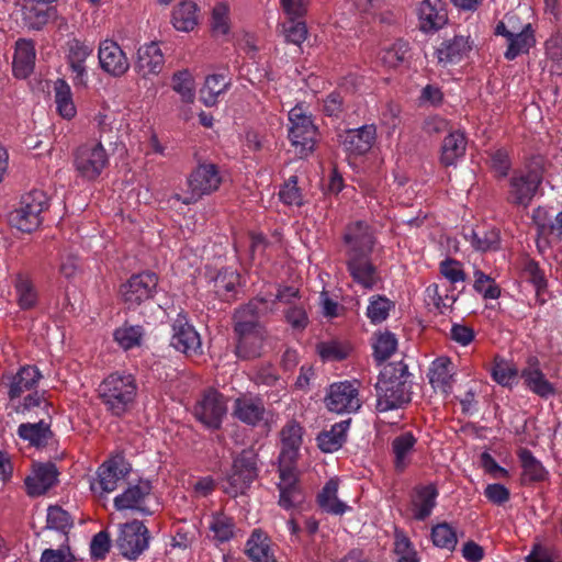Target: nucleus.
Returning <instances> with one entry per match:
<instances>
[{
  "label": "nucleus",
  "mask_w": 562,
  "mask_h": 562,
  "mask_svg": "<svg viewBox=\"0 0 562 562\" xmlns=\"http://www.w3.org/2000/svg\"><path fill=\"white\" fill-rule=\"evenodd\" d=\"M18 294V304L22 310H30L36 305L37 293L32 281L23 274H18L14 280Z\"/></svg>",
  "instance_id": "obj_47"
},
{
  "label": "nucleus",
  "mask_w": 562,
  "mask_h": 562,
  "mask_svg": "<svg viewBox=\"0 0 562 562\" xmlns=\"http://www.w3.org/2000/svg\"><path fill=\"white\" fill-rule=\"evenodd\" d=\"M396 346L397 340L393 334L389 331L380 334L373 345L374 359L379 363H382L393 355V352L396 350Z\"/></svg>",
  "instance_id": "obj_52"
},
{
  "label": "nucleus",
  "mask_w": 562,
  "mask_h": 562,
  "mask_svg": "<svg viewBox=\"0 0 562 562\" xmlns=\"http://www.w3.org/2000/svg\"><path fill=\"white\" fill-rule=\"evenodd\" d=\"M416 438L409 431L396 436L392 441V451L394 453V468L397 472H403L408 464V454L413 451Z\"/></svg>",
  "instance_id": "obj_41"
},
{
  "label": "nucleus",
  "mask_w": 562,
  "mask_h": 562,
  "mask_svg": "<svg viewBox=\"0 0 562 562\" xmlns=\"http://www.w3.org/2000/svg\"><path fill=\"white\" fill-rule=\"evenodd\" d=\"M41 376V372L36 367H22L19 370V372L12 378L9 389L10 400H14L21 396L23 392L32 390L36 385Z\"/></svg>",
  "instance_id": "obj_38"
},
{
  "label": "nucleus",
  "mask_w": 562,
  "mask_h": 562,
  "mask_svg": "<svg viewBox=\"0 0 562 562\" xmlns=\"http://www.w3.org/2000/svg\"><path fill=\"white\" fill-rule=\"evenodd\" d=\"M144 335L140 325H130L128 322L114 331V338L125 350L139 346Z\"/></svg>",
  "instance_id": "obj_48"
},
{
  "label": "nucleus",
  "mask_w": 562,
  "mask_h": 562,
  "mask_svg": "<svg viewBox=\"0 0 562 562\" xmlns=\"http://www.w3.org/2000/svg\"><path fill=\"white\" fill-rule=\"evenodd\" d=\"M267 300L255 297L236 308L233 321L235 355L241 360H252L262 353L268 330L261 318L267 314Z\"/></svg>",
  "instance_id": "obj_1"
},
{
  "label": "nucleus",
  "mask_w": 562,
  "mask_h": 562,
  "mask_svg": "<svg viewBox=\"0 0 562 562\" xmlns=\"http://www.w3.org/2000/svg\"><path fill=\"white\" fill-rule=\"evenodd\" d=\"M45 209H47L46 194L41 190H33L24 194L20 206L9 214V223L23 233H32L40 227L41 214Z\"/></svg>",
  "instance_id": "obj_7"
},
{
  "label": "nucleus",
  "mask_w": 562,
  "mask_h": 562,
  "mask_svg": "<svg viewBox=\"0 0 562 562\" xmlns=\"http://www.w3.org/2000/svg\"><path fill=\"white\" fill-rule=\"evenodd\" d=\"M57 477L58 470L55 463H34L33 474L29 475L24 481L27 494L32 497L44 495L56 485L58 481Z\"/></svg>",
  "instance_id": "obj_18"
},
{
  "label": "nucleus",
  "mask_w": 562,
  "mask_h": 562,
  "mask_svg": "<svg viewBox=\"0 0 562 562\" xmlns=\"http://www.w3.org/2000/svg\"><path fill=\"white\" fill-rule=\"evenodd\" d=\"M228 82L223 75H211L205 79L203 88L200 90V99L206 106L216 103L217 97L226 90Z\"/></svg>",
  "instance_id": "obj_45"
},
{
  "label": "nucleus",
  "mask_w": 562,
  "mask_h": 562,
  "mask_svg": "<svg viewBox=\"0 0 562 562\" xmlns=\"http://www.w3.org/2000/svg\"><path fill=\"white\" fill-rule=\"evenodd\" d=\"M23 21L30 29L40 31L56 18L57 10L46 0H22Z\"/></svg>",
  "instance_id": "obj_22"
},
{
  "label": "nucleus",
  "mask_w": 562,
  "mask_h": 562,
  "mask_svg": "<svg viewBox=\"0 0 562 562\" xmlns=\"http://www.w3.org/2000/svg\"><path fill=\"white\" fill-rule=\"evenodd\" d=\"M525 562H555V555L551 548L536 542Z\"/></svg>",
  "instance_id": "obj_64"
},
{
  "label": "nucleus",
  "mask_w": 562,
  "mask_h": 562,
  "mask_svg": "<svg viewBox=\"0 0 562 562\" xmlns=\"http://www.w3.org/2000/svg\"><path fill=\"white\" fill-rule=\"evenodd\" d=\"M339 137L346 151L360 156L372 148L376 137V128L372 124L363 125L359 128L348 130Z\"/></svg>",
  "instance_id": "obj_21"
},
{
  "label": "nucleus",
  "mask_w": 562,
  "mask_h": 562,
  "mask_svg": "<svg viewBox=\"0 0 562 562\" xmlns=\"http://www.w3.org/2000/svg\"><path fill=\"white\" fill-rule=\"evenodd\" d=\"M325 401L327 408L336 413H350L360 407L358 390L347 381L331 384Z\"/></svg>",
  "instance_id": "obj_16"
},
{
  "label": "nucleus",
  "mask_w": 562,
  "mask_h": 562,
  "mask_svg": "<svg viewBox=\"0 0 562 562\" xmlns=\"http://www.w3.org/2000/svg\"><path fill=\"white\" fill-rule=\"evenodd\" d=\"M131 472V465L122 456H115L103 462L98 470V483L100 490L105 493L113 492L120 480Z\"/></svg>",
  "instance_id": "obj_19"
},
{
  "label": "nucleus",
  "mask_w": 562,
  "mask_h": 562,
  "mask_svg": "<svg viewBox=\"0 0 562 562\" xmlns=\"http://www.w3.org/2000/svg\"><path fill=\"white\" fill-rule=\"evenodd\" d=\"M111 548L110 535L102 530L93 536L90 543V552L95 560H102L109 553Z\"/></svg>",
  "instance_id": "obj_63"
},
{
  "label": "nucleus",
  "mask_w": 562,
  "mask_h": 562,
  "mask_svg": "<svg viewBox=\"0 0 562 562\" xmlns=\"http://www.w3.org/2000/svg\"><path fill=\"white\" fill-rule=\"evenodd\" d=\"M431 539L436 547L453 551L458 538L456 530L448 522H440L432 527Z\"/></svg>",
  "instance_id": "obj_49"
},
{
  "label": "nucleus",
  "mask_w": 562,
  "mask_h": 562,
  "mask_svg": "<svg viewBox=\"0 0 562 562\" xmlns=\"http://www.w3.org/2000/svg\"><path fill=\"white\" fill-rule=\"evenodd\" d=\"M338 480L330 479L322 492L317 496L318 505L327 513L341 515L346 512L347 506L345 503L338 499Z\"/></svg>",
  "instance_id": "obj_42"
},
{
  "label": "nucleus",
  "mask_w": 562,
  "mask_h": 562,
  "mask_svg": "<svg viewBox=\"0 0 562 562\" xmlns=\"http://www.w3.org/2000/svg\"><path fill=\"white\" fill-rule=\"evenodd\" d=\"M420 30L437 31L448 21L447 10L441 0H423L418 10Z\"/></svg>",
  "instance_id": "obj_25"
},
{
  "label": "nucleus",
  "mask_w": 562,
  "mask_h": 562,
  "mask_svg": "<svg viewBox=\"0 0 562 562\" xmlns=\"http://www.w3.org/2000/svg\"><path fill=\"white\" fill-rule=\"evenodd\" d=\"M280 200L288 205H302V194L297 187V177L292 176L279 192Z\"/></svg>",
  "instance_id": "obj_59"
},
{
  "label": "nucleus",
  "mask_w": 562,
  "mask_h": 562,
  "mask_svg": "<svg viewBox=\"0 0 562 562\" xmlns=\"http://www.w3.org/2000/svg\"><path fill=\"white\" fill-rule=\"evenodd\" d=\"M499 241V231L496 228H477L471 232V244L479 251L496 250Z\"/></svg>",
  "instance_id": "obj_46"
},
{
  "label": "nucleus",
  "mask_w": 562,
  "mask_h": 562,
  "mask_svg": "<svg viewBox=\"0 0 562 562\" xmlns=\"http://www.w3.org/2000/svg\"><path fill=\"white\" fill-rule=\"evenodd\" d=\"M344 241L348 246L346 265L352 280L364 289H372L379 281V274L370 260L374 245L370 227L362 221L348 225Z\"/></svg>",
  "instance_id": "obj_2"
},
{
  "label": "nucleus",
  "mask_w": 562,
  "mask_h": 562,
  "mask_svg": "<svg viewBox=\"0 0 562 562\" xmlns=\"http://www.w3.org/2000/svg\"><path fill=\"white\" fill-rule=\"evenodd\" d=\"M222 177L215 164H200L190 175L189 188L193 199L210 194L220 188Z\"/></svg>",
  "instance_id": "obj_14"
},
{
  "label": "nucleus",
  "mask_w": 562,
  "mask_h": 562,
  "mask_svg": "<svg viewBox=\"0 0 562 562\" xmlns=\"http://www.w3.org/2000/svg\"><path fill=\"white\" fill-rule=\"evenodd\" d=\"M474 289L479 293H482L484 299H498L501 295L499 286L494 282V280L485 274L484 272L476 270L474 273Z\"/></svg>",
  "instance_id": "obj_57"
},
{
  "label": "nucleus",
  "mask_w": 562,
  "mask_h": 562,
  "mask_svg": "<svg viewBox=\"0 0 562 562\" xmlns=\"http://www.w3.org/2000/svg\"><path fill=\"white\" fill-rule=\"evenodd\" d=\"M528 368L524 369L521 376L526 385L540 397H549L555 394V389L550 383L542 371L539 369V361L537 357L528 358Z\"/></svg>",
  "instance_id": "obj_30"
},
{
  "label": "nucleus",
  "mask_w": 562,
  "mask_h": 562,
  "mask_svg": "<svg viewBox=\"0 0 562 562\" xmlns=\"http://www.w3.org/2000/svg\"><path fill=\"white\" fill-rule=\"evenodd\" d=\"M245 553L254 562H277L268 536L259 529L252 531L246 543Z\"/></svg>",
  "instance_id": "obj_33"
},
{
  "label": "nucleus",
  "mask_w": 562,
  "mask_h": 562,
  "mask_svg": "<svg viewBox=\"0 0 562 562\" xmlns=\"http://www.w3.org/2000/svg\"><path fill=\"white\" fill-rule=\"evenodd\" d=\"M149 538L147 527L134 519L122 525L115 544L123 557L136 560L148 548Z\"/></svg>",
  "instance_id": "obj_11"
},
{
  "label": "nucleus",
  "mask_w": 562,
  "mask_h": 562,
  "mask_svg": "<svg viewBox=\"0 0 562 562\" xmlns=\"http://www.w3.org/2000/svg\"><path fill=\"white\" fill-rule=\"evenodd\" d=\"M438 491L434 484L418 485L411 494L413 516L416 520L428 518L436 506Z\"/></svg>",
  "instance_id": "obj_26"
},
{
  "label": "nucleus",
  "mask_w": 562,
  "mask_h": 562,
  "mask_svg": "<svg viewBox=\"0 0 562 562\" xmlns=\"http://www.w3.org/2000/svg\"><path fill=\"white\" fill-rule=\"evenodd\" d=\"M76 171L87 180L97 179L109 164V157L101 143L82 144L74 150Z\"/></svg>",
  "instance_id": "obj_10"
},
{
  "label": "nucleus",
  "mask_w": 562,
  "mask_h": 562,
  "mask_svg": "<svg viewBox=\"0 0 562 562\" xmlns=\"http://www.w3.org/2000/svg\"><path fill=\"white\" fill-rule=\"evenodd\" d=\"M524 272L528 280L535 285L537 294L547 288V280L537 261L527 258L524 263Z\"/></svg>",
  "instance_id": "obj_60"
},
{
  "label": "nucleus",
  "mask_w": 562,
  "mask_h": 562,
  "mask_svg": "<svg viewBox=\"0 0 562 562\" xmlns=\"http://www.w3.org/2000/svg\"><path fill=\"white\" fill-rule=\"evenodd\" d=\"M521 468L524 484L544 481L548 472L540 461H538L532 452L527 448H519L517 451Z\"/></svg>",
  "instance_id": "obj_37"
},
{
  "label": "nucleus",
  "mask_w": 562,
  "mask_h": 562,
  "mask_svg": "<svg viewBox=\"0 0 562 562\" xmlns=\"http://www.w3.org/2000/svg\"><path fill=\"white\" fill-rule=\"evenodd\" d=\"M162 66L164 55L157 43L151 42L138 48L134 68L143 77L160 72Z\"/></svg>",
  "instance_id": "obj_28"
},
{
  "label": "nucleus",
  "mask_w": 562,
  "mask_h": 562,
  "mask_svg": "<svg viewBox=\"0 0 562 562\" xmlns=\"http://www.w3.org/2000/svg\"><path fill=\"white\" fill-rule=\"evenodd\" d=\"M467 139L463 133L452 132L447 135L441 145L440 162L448 167L465 153Z\"/></svg>",
  "instance_id": "obj_39"
},
{
  "label": "nucleus",
  "mask_w": 562,
  "mask_h": 562,
  "mask_svg": "<svg viewBox=\"0 0 562 562\" xmlns=\"http://www.w3.org/2000/svg\"><path fill=\"white\" fill-rule=\"evenodd\" d=\"M36 423H24L18 428V435L36 448H45L54 437L52 431V415L40 416Z\"/></svg>",
  "instance_id": "obj_23"
},
{
  "label": "nucleus",
  "mask_w": 562,
  "mask_h": 562,
  "mask_svg": "<svg viewBox=\"0 0 562 562\" xmlns=\"http://www.w3.org/2000/svg\"><path fill=\"white\" fill-rule=\"evenodd\" d=\"M266 408L259 397L243 395L234 402L233 415L240 422L256 426L265 418Z\"/></svg>",
  "instance_id": "obj_27"
},
{
  "label": "nucleus",
  "mask_w": 562,
  "mask_h": 562,
  "mask_svg": "<svg viewBox=\"0 0 562 562\" xmlns=\"http://www.w3.org/2000/svg\"><path fill=\"white\" fill-rule=\"evenodd\" d=\"M173 89L181 94L182 101L191 103L194 100V83L190 72L179 71L172 77Z\"/></svg>",
  "instance_id": "obj_54"
},
{
  "label": "nucleus",
  "mask_w": 562,
  "mask_h": 562,
  "mask_svg": "<svg viewBox=\"0 0 562 562\" xmlns=\"http://www.w3.org/2000/svg\"><path fill=\"white\" fill-rule=\"evenodd\" d=\"M55 102L58 113L67 120L76 114V106L72 101V93L69 85L64 79H57L54 85Z\"/></svg>",
  "instance_id": "obj_44"
},
{
  "label": "nucleus",
  "mask_w": 562,
  "mask_h": 562,
  "mask_svg": "<svg viewBox=\"0 0 562 562\" xmlns=\"http://www.w3.org/2000/svg\"><path fill=\"white\" fill-rule=\"evenodd\" d=\"M33 408H38L41 411V414H36L37 417L52 415V404L42 395H38L37 392L24 397L21 412H31Z\"/></svg>",
  "instance_id": "obj_62"
},
{
  "label": "nucleus",
  "mask_w": 562,
  "mask_h": 562,
  "mask_svg": "<svg viewBox=\"0 0 562 562\" xmlns=\"http://www.w3.org/2000/svg\"><path fill=\"white\" fill-rule=\"evenodd\" d=\"M280 491L279 505L290 509L301 505L304 502V494L299 485V474L296 468H279Z\"/></svg>",
  "instance_id": "obj_17"
},
{
  "label": "nucleus",
  "mask_w": 562,
  "mask_h": 562,
  "mask_svg": "<svg viewBox=\"0 0 562 562\" xmlns=\"http://www.w3.org/2000/svg\"><path fill=\"white\" fill-rule=\"evenodd\" d=\"M289 138L292 145L299 148L301 158L307 157L315 150L318 142V127L314 124L312 114L302 104L295 105L289 112Z\"/></svg>",
  "instance_id": "obj_5"
},
{
  "label": "nucleus",
  "mask_w": 562,
  "mask_h": 562,
  "mask_svg": "<svg viewBox=\"0 0 562 562\" xmlns=\"http://www.w3.org/2000/svg\"><path fill=\"white\" fill-rule=\"evenodd\" d=\"M239 274L236 271L223 269L213 278V290L222 300L229 301L235 297L236 286L239 284Z\"/></svg>",
  "instance_id": "obj_43"
},
{
  "label": "nucleus",
  "mask_w": 562,
  "mask_h": 562,
  "mask_svg": "<svg viewBox=\"0 0 562 562\" xmlns=\"http://www.w3.org/2000/svg\"><path fill=\"white\" fill-rule=\"evenodd\" d=\"M258 454L252 448L244 449L234 458L224 492L232 497L244 494L258 477Z\"/></svg>",
  "instance_id": "obj_8"
},
{
  "label": "nucleus",
  "mask_w": 562,
  "mask_h": 562,
  "mask_svg": "<svg viewBox=\"0 0 562 562\" xmlns=\"http://www.w3.org/2000/svg\"><path fill=\"white\" fill-rule=\"evenodd\" d=\"M351 419L342 420L331 426L330 430H324L317 436L318 448L323 452H334L340 449L346 441L347 430Z\"/></svg>",
  "instance_id": "obj_35"
},
{
  "label": "nucleus",
  "mask_w": 562,
  "mask_h": 562,
  "mask_svg": "<svg viewBox=\"0 0 562 562\" xmlns=\"http://www.w3.org/2000/svg\"><path fill=\"white\" fill-rule=\"evenodd\" d=\"M199 21V8L195 2L183 0L179 2L173 11L171 22L178 31H192Z\"/></svg>",
  "instance_id": "obj_36"
},
{
  "label": "nucleus",
  "mask_w": 562,
  "mask_h": 562,
  "mask_svg": "<svg viewBox=\"0 0 562 562\" xmlns=\"http://www.w3.org/2000/svg\"><path fill=\"white\" fill-rule=\"evenodd\" d=\"M541 158H536L535 166L527 171L516 170L513 172L506 201L514 206L527 209L535 198L543 179Z\"/></svg>",
  "instance_id": "obj_6"
},
{
  "label": "nucleus",
  "mask_w": 562,
  "mask_h": 562,
  "mask_svg": "<svg viewBox=\"0 0 562 562\" xmlns=\"http://www.w3.org/2000/svg\"><path fill=\"white\" fill-rule=\"evenodd\" d=\"M318 353L324 360L341 361L349 355V347L339 341L321 342L317 346Z\"/></svg>",
  "instance_id": "obj_56"
},
{
  "label": "nucleus",
  "mask_w": 562,
  "mask_h": 562,
  "mask_svg": "<svg viewBox=\"0 0 562 562\" xmlns=\"http://www.w3.org/2000/svg\"><path fill=\"white\" fill-rule=\"evenodd\" d=\"M226 412L224 395L213 387L205 390L194 406V416L210 429L221 428Z\"/></svg>",
  "instance_id": "obj_12"
},
{
  "label": "nucleus",
  "mask_w": 562,
  "mask_h": 562,
  "mask_svg": "<svg viewBox=\"0 0 562 562\" xmlns=\"http://www.w3.org/2000/svg\"><path fill=\"white\" fill-rule=\"evenodd\" d=\"M68 64L71 70L76 74L74 82L76 86L85 85L86 75V59L91 55L92 47L86 45L81 41L74 38L68 42Z\"/></svg>",
  "instance_id": "obj_31"
},
{
  "label": "nucleus",
  "mask_w": 562,
  "mask_h": 562,
  "mask_svg": "<svg viewBox=\"0 0 562 562\" xmlns=\"http://www.w3.org/2000/svg\"><path fill=\"white\" fill-rule=\"evenodd\" d=\"M151 484L149 481H140L136 485L127 487L124 493L114 498V506L117 510L123 509H138L145 512L139 507V503L150 494Z\"/></svg>",
  "instance_id": "obj_32"
},
{
  "label": "nucleus",
  "mask_w": 562,
  "mask_h": 562,
  "mask_svg": "<svg viewBox=\"0 0 562 562\" xmlns=\"http://www.w3.org/2000/svg\"><path fill=\"white\" fill-rule=\"evenodd\" d=\"M170 345L188 357L201 353V339L198 331L190 325L187 318L179 315L172 324Z\"/></svg>",
  "instance_id": "obj_15"
},
{
  "label": "nucleus",
  "mask_w": 562,
  "mask_h": 562,
  "mask_svg": "<svg viewBox=\"0 0 562 562\" xmlns=\"http://www.w3.org/2000/svg\"><path fill=\"white\" fill-rule=\"evenodd\" d=\"M408 52V43L398 40L390 48L384 49L381 59L386 66L395 68L407 59Z\"/></svg>",
  "instance_id": "obj_51"
},
{
  "label": "nucleus",
  "mask_w": 562,
  "mask_h": 562,
  "mask_svg": "<svg viewBox=\"0 0 562 562\" xmlns=\"http://www.w3.org/2000/svg\"><path fill=\"white\" fill-rule=\"evenodd\" d=\"M285 40L289 43L301 45L306 40L307 29L304 22L291 19L283 24Z\"/></svg>",
  "instance_id": "obj_61"
},
{
  "label": "nucleus",
  "mask_w": 562,
  "mask_h": 562,
  "mask_svg": "<svg viewBox=\"0 0 562 562\" xmlns=\"http://www.w3.org/2000/svg\"><path fill=\"white\" fill-rule=\"evenodd\" d=\"M99 61L104 71L115 77L124 75L130 68L124 52L117 43L111 40H105L100 44Z\"/></svg>",
  "instance_id": "obj_20"
},
{
  "label": "nucleus",
  "mask_w": 562,
  "mask_h": 562,
  "mask_svg": "<svg viewBox=\"0 0 562 562\" xmlns=\"http://www.w3.org/2000/svg\"><path fill=\"white\" fill-rule=\"evenodd\" d=\"M303 428L295 422L286 423L281 431V451L279 454V468H296L299 450L302 445Z\"/></svg>",
  "instance_id": "obj_13"
},
{
  "label": "nucleus",
  "mask_w": 562,
  "mask_h": 562,
  "mask_svg": "<svg viewBox=\"0 0 562 562\" xmlns=\"http://www.w3.org/2000/svg\"><path fill=\"white\" fill-rule=\"evenodd\" d=\"M393 307L394 302L387 297L382 295L372 296L367 308V316L374 324L382 323L387 318L389 313Z\"/></svg>",
  "instance_id": "obj_50"
},
{
  "label": "nucleus",
  "mask_w": 562,
  "mask_h": 562,
  "mask_svg": "<svg viewBox=\"0 0 562 562\" xmlns=\"http://www.w3.org/2000/svg\"><path fill=\"white\" fill-rule=\"evenodd\" d=\"M72 526L70 515L58 505L49 506L47 509V527L66 532Z\"/></svg>",
  "instance_id": "obj_55"
},
{
  "label": "nucleus",
  "mask_w": 562,
  "mask_h": 562,
  "mask_svg": "<svg viewBox=\"0 0 562 562\" xmlns=\"http://www.w3.org/2000/svg\"><path fill=\"white\" fill-rule=\"evenodd\" d=\"M35 65V46L33 41L20 38L15 43V53L13 58V75L16 78L25 79L29 77Z\"/></svg>",
  "instance_id": "obj_29"
},
{
  "label": "nucleus",
  "mask_w": 562,
  "mask_h": 562,
  "mask_svg": "<svg viewBox=\"0 0 562 562\" xmlns=\"http://www.w3.org/2000/svg\"><path fill=\"white\" fill-rule=\"evenodd\" d=\"M210 530L214 533V539L220 542L228 541L234 536V522L232 518L223 515L214 517Z\"/></svg>",
  "instance_id": "obj_58"
},
{
  "label": "nucleus",
  "mask_w": 562,
  "mask_h": 562,
  "mask_svg": "<svg viewBox=\"0 0 562 562\" xmlns=\"http://www.w3.org/2000/svg\"><path fill=\"white\" fill-rule=\"evenodd\" d=\"M508 46L504 54L507 60H514L520 54H527L536 44V38L531 25L527 24L520 32L513 33L507 38Z\"/></svg>",
  "instance_id": "obj_40"
},
{
  "label": "nucleus",
  "mask_w": 562,
  "mask_h": 562,
  "mask_svg": "<svg viewBox=\"0 0 562 562\" xmlns=\"http://www.w3.org/2000/svg\"><path fill=\"white\" fill-rule=\"evenodd\" d=\"M394 552L398 557L397 562H419L411 540L400 530H395Z\"/></svg>",
  "instance_id": "obj_53"
},
{
  "label": "nucleus",
  "mask_w": 562,
  "mask_h": 562,
  "mask_svg": "<svg viewBox=\"0 0 562 562\" xmlns=\"http://www.w3.org/2000/svg\"><path fill=\"white\" fill-rule=\"evenodd\" d=\"M452 362L449 358L441 357L432 362L428 373L429 383L435 390L449 394L452 389L453 373L451 372Z\"/></svg>",
  "instance_id": "obj_34"
},
{
  "label": "nucleus",
  "mask_w": 562,
  "mask_h": 562,
  "mask_svg": "<svg viewBox=\"0 0 562 562\" xmlns=\"http://www.w3.org/2000/svg\"><path fill=\"white\" fill-rule=\"evenodd\" d=\"M472 49L469 36L456 35L445 40L437 48L438 63L442 66L461 61Z\"/></svg>",
  "instance_id": "obj_24"
},
{
  "label": "nucleus",
  "mask_w": 562,
  "mask_h": 562,
  "mask_svg": "<svg viewBox=\"0 0 562 562\" xmlns=\"http://www.w3.org/2000/svg\"><path fill=\"white\" fill-rule=\"evenodd\" d=\"M408 367L403 361L390 362L381 370L375 384V408L383 413L402 408L412 401Z\"/></svg>",
  "instance_id": "obj_3"
},
{
  "label": "nucleus",
  "mask_w": 562,
  "mask_h": 562,
  "mask_svg": "<svg viewBox=\"0 0 562 562\" xmlns=\"http://www.w3.org/2000/svg\"><path fill=\"white\" fill-rule=\"evenodd\" d=\"M158 285V277L154 272L133 274L120 286V295L127 311H135L138 306L154 297Z\"/></svg>",
  "instance_id": "obj_9"
},
{
  "label": "nucleus",
  "mask_w": 562,
  "mask_h": 562,
  "mask_svg": "<svg viewBox=\"0 0 562 562\" xmlns=\"http://www.w3.org/2000/svg\"><path fill=\"white\" fill-rule=\"evenodd\" d=\"M102 404L114 416H122L133 405L137 384L133 374L114 372L106 376L98 389Z\"/></svg>",
  "instance_id": "obj_4"
}]
</instances>
